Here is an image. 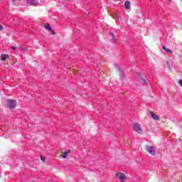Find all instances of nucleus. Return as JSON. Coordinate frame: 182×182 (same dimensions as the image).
Masks as SVG:
<instances>
[{"label":"nucleus","instance_id":"f257e3e1","mask_svg":"<svg viewBox=\"0 0 182 182\" xmlns=\"http://www.w3.org/2000/svg\"><path fill=\"white\" fill-rule=\"evenodd\" d=\"M6 105L9 109H15L16 107V101L14 100H7Z\"/></svg>","mask_w":182,"mask_h":182},{"label":"nucleus","instance_id":"f03ea898","mask_svg":"<svg viewBox=\"0 0 182 182\" xmlns=\"http://www.w3.org/2000/svg\"><path fill=\"white\" fill-rule=\"evenodd\" d=\"M133 129L136 133H143V129H141V125H140V124L139 123L134 124Z\"/></svg>","mask_w":182,"mask_h":182},{"label":"nucleus","instance_id":"7ed1b4c3","mask_svg":"<svg viewBox=\"0 0 182 182\" xmlns=\"http://www.w3.org/2000/svg\"><path fill=\"white\" fill-rule=\"evenodd\" d=\"M146 151L152 156H156V149L153 146H146Z\"/></svg>","mask_w":182,"mask_h":182},{"label":"nucleus","instance_id":"20e7f679","mask_svg":"<svg viewBox=\"0 0 182 182\" xmlns=\"http://www.w3.org/2000/svg\"><path fill=\"white\" fill-rule=\"evenodd\" d=\"M26 3L32 6H38L39 1L38 0H26Z\"/></svg>","mask_w":182,"mask_h":182},{"label":"nucleus","instance_id":"39448f33","mask_svg":"<svg viewBox=\"0 0 182 182\" xmlns=\"http://www.w3.org/2000/svg\"><path fill=\"white\" fill-rule=\"evenodd\" d=\"M117 178H118V180H120V181H122V182L126 181V175L122 173H117Z\"/></svg>","mask_w":182,"mask_h":182},{"label":"nucleus","instance_id":"423d86ee","mask_svg":"<svg viewBox=\"0 0 182 182\" xmlns=\"http://www.w3.org/2000/svg\"><path fill=\"white\" fill-rule=\"evenodd\" d=\"M44 28L47 29V31H50L51 35H55V31L52 30V28L50 27V25L49 24H45Z\"/></svg>","mask_w":182,"mask_h":182},{"label":"nucleus","instance_id":"0eeeda50","mask_svg":"<svg viewBox=\"0 0 182 182\" xmlns=\"http://www.w3.org/2000/svg\"><path fill=\"white\" fill-rule=\"evenodd\" d=\"M150 114H151V117H152V119H154V120H160V117H159V115L153 113V112H150Z\"/></svg>","mask_w":182,"mask_h":182},{"label":"nucleus","instance_id":"6e6552de","mask_svg":"<svg viewBox=\"0 0 182 182\" xmlns=\"http://www.w3.org/2000/svg\"><path fill=\"white\" fill-rule=\"evenodd\" d=\"M70 154V149H68V150L63 152V155H61V157L63 159H66L68 157V156H69Z\"/></svg>","mask_w":182,"mask_h":182},{"label":"nucleus","instance_id":"1a4fd4ad","mask_svg":"<svg viewBox=\"0 0 182 182\" xmlns=\"http://www.w3.org/2000/svg\"><path fill=\"white\" fill-rule=\"evenodd\" d=\"M124 8L125 9H130L131 8V3L129 1H126L124 3Z\"/></svg>","mask_w":182,"mask_h":182},{"label":"nucleus","instance_id":"9d476101","mask_svg":"<svg viewBox=\"0 0 182 182\" xmlns=\"http://www.w3.org/2000/svg\"><path fill=\"white\" fill-rule=\"evenodd\" d=\"M8 58H9V55L8 54H2L1 55V60H6V59H8Z\"/></svg>","mask_w":182,"mask_h":182},{"label":"nucleus","instance_id":"9b49d317","mask_svg":"<svg viewBox=\"0 0 182 182\" xmlns=\"http://www.w3.org/2000/svg\"><path fill=\"white\" fill-rule=\"evenodd\" d=\"M162 48L165 52H167V53H173V50L166 48V46H163Z\"/></svg>","mask_w":182,"mask_h":182},{"label":"nucleus","instance_id":"f8f14e48","mask_svg":"<svg viewBox=\"0 0 182 182\" xmlns=\"http://www.w3.org/2000/svg\"><path fill=\"white\" fill-rule=\"evenodd\" d=\"M139 82L142 83V85H147V82H146V80L143 77H139Z\"/></svg>","mask_w":182,"mask_h":182},{"label":"nucleus","instance_id":"ddd939ff","mask_svg":"<svg viewBox=\"0 0 182 182\" xmlns=\"http://www.w3.org/2000/svg\"><path fill=\"white\" fill-rule=\"evenodd\" d=\"M120 18V14L119 13H115L114 14V19H119Z\"/></svg>","mask_w":182,"mask_h":182},{"label":"nucleus","instance_id":"4468645a","mask_svg":"<svg viewBox=\"0 0 182 182\" xmlns=\"http://www.w3.org/2000/svg\"><path fill=\"white\" fill-rule=\"evenodd\" d=\"M109 35L112 36L113 41H116V38H114V34L113 33H109Z\"/></svg>","mask_w":182,"mask_h":182},{"label":"nucleus","instance_id":"2eb2a0df","mask_svg":"<svg viewBox=\"0 0 182 182\" xmlns=\"http://www.w3.org/2000/svg\"><path fill=\"white\" fill-rule=\"evenodd\" d=\"M11 49H12V50H16L18 48L16 46H11Z\"/></svg>","mask_w":182,"mask_h":182},{"label":"nucleus","instance_id":"dca6fc26","mask_svg":"<svg viewBox=\"0 0 182 182\" xmlns=\"http://www.w3.org/2000/svg\"><path fill=\"white\" fill-rule=\"evenodd\" d=\"M41 161H45V157L41 156Z\"/></svg>","mask_w":182,"mask_h":182},{"label":"nucleus","instance_id":"f3484780","mask_svg":"<svg viewBox=\"0 0 182 182\" xmlns=\"http://www.w3.org/2000/svg\"><path fill=\"white\" fill-rule=\"evenodd\" d=\"M178 83H179V85L181 86V87H182V80H180L179 81H178Z\"/></svg>","mask_w":182,"mask_h":182},{"label":"nucleus","instance_id":"a211bd4d","mask_svg":"<svg viewBox=\"0 0 182 182\" xmlns=\"http://www.w3.org/2000/svg\"><path fill=\"white\" fill-rule=\"evenodd\" d=\"M21 50L25 51V50H28V49H26V48H21Z\"/></svg>","mask_w":182,"mask_h":182},{"label":"nucleus","instance_id":"6ab92c4d","mask_svg":"<svg viewBox=\"0 0 182 182\" xmlns=\"http://www.w3.org/2000/svg\"><path fill=\"white\" fill-rule=\"evenodd\" d=\"M3 28L2 26L0 25V31H2Z\"/></svg>","mask_w":182,"mask_h":182},{"label":"nucleus","instance_id":"aec40b11","mask_svg":"<svg viewBox=\"0 0 182 182\" xmlns=\"http://www.w3.org/2000/svg\"><path fill=\"white\" fill-rule=\"evenodd\" d=\"M122 76H124V75L123 73H122Z\"/></svg>","mask_w":182,"mask_h":182},{"label":"nucleus","instance_id":"412c9836","mask_svg":"<svg viewBox=\"0 0 182 182\" xmlns=\"http://www.w3.org/2000/svg\"><path fill=\"white\" fill-rule=\"evenodd\" d=\"M139 76H140V73H138Z\"/></svg>","mask_w":182,"mask_h":182},{"label":"nucleus","instance_id":"4be33fe9","mask_svg":"<svg viewBox=\"0 0 182 182\" xmlns=\"http://www.w3.org/2000/svg\"><path fill=\"white\" fill-rule=\"evenodd\" d=\"M15 1V0H13V2H14Z\"/></svg>","mask_w":182,"mask_h":182}]
</instances>
